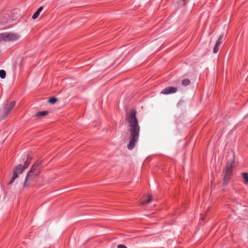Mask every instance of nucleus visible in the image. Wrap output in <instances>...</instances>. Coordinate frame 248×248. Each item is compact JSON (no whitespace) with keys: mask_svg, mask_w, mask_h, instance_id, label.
<instances>
[{"mask_svg":"<svg viewBox=\"0 0 248 248\" xmlns=\"http://www.w3.org/2000/svg\"><path fill=\"white\" fill-rule=\"evenodd\" d=\"M136 111L132 109L126 115V121L129 124V131L130 133V141L127 148L130 150L134 148L139 138L140 127L136 117Z\"/></svg>","mask_w":248,"mask_h":248,"instance_id":"1","label":"nucleus"},{"mask_svg":"<svg viewBox=\"0 0 248 248\" xmlns=\"http://www.w3.org/2000/svg\"><path fill=\"white\" fill-rule=\"evenodd\" d=\"M31 157L30 156H28L27 157L26 160L24 162V165L20 164L16 167L15 170L13 172L12 178L8 183L9 185H11L13 183L16 179L18 177V175L23 173L25 169L28 168V166L31 163Z\"/></svg>","mask_w":248,"mask_h":248,"instance_id":"2","label":"nucleus"},{"mask_svg":"<svg viewBox=\"0 0 248 248\" xmlns=\"http://www.w3.org/2000/svg\"><path fill=\"white\" fill-rule=\"evenodd\" d=\"M233 163L234 160L233 159H231L226 162L225 168L224 169L225 174L223 181L224 185H227L232 178Z\"/></svg>","mask_w":248,"mask_h":248,"instance_id":"3","label":"nucleus"},{"mask_svg":"<svg viewBox=\"0 0 248 248\" xmlns=\"http://www.w3.org/2000/svg\"><path fill=\"white\" fill-rule=\"evenodd\" d=\"M41 163V161H38L33 164L30 171L28 172L26 176L24 184L25 185L27 182L29 181L33 176H36L40 172V170L42 167Z\"/></svg>","mask_w":248,"mask_h":248,"instance_id":"4","label":"nucleus"},{"mask_svg":"<svg viewBox=\"0 0 248 248\" xmlns=\"http://www.w3.org/2000/svg\"><path fill=\"white\" fill-rule=\"evenodd\" d=\"M4 107L3 109H0V118L4 119L11 112V110L15 106V101H12L8 104L6 101L4 103Z\"/></svg>","mask_w":248,"mask_h":248,"instance_id":"5","label":"nucleus"},{"mask_svg":"<svg viewBox=\"0 0 248 248\" xmlns=\"http://www.w3.org/2000/svg\"><path fill=\"white\" fill-rule=\"evenodd\" d=\"M3 41L5 42L15 41L20 37L19 35L12 32H3Z\"/></svg>","mask_w":248,"mask_h":248,"instance_id":"6","label":"nucleus"},{"mask_svg":"<svg viewBox=\"0 0 248 248\" xmlns=\"http://www.w3.org/2000/svg\"><path fill=\"white\" fill-rule=\"evenodd\" d=\"M177 90L178 89L177 87H168L162 90L161 92V93L163 94H172L175 93Z\"/></svg>","mask_w":248,"mask_h":248,"instance_id":"7","label":"nucleus"},{"mask_svg":"<svg viewBox=\"0 0 248 248\" xmlns=\"http://www.w3.org/2000/svg\"><path fill=\"white\" fill-rule=\"evenodd\" d=\"M43 7H42V6L40 7L37 9V10L35 12V13L32 15V18L33 19H36L38 17L39 15H40V13L43 10Z\"/></svg>","mask_w":248,"mask_h":248,"instance_id":"8","label":"nucleus"},{"mask_svg":"<svg viewBox=\"0 0 248 248\" xmlns=\"http://www.w3.org/2000/svg\"><path fill=\"white\" fill-rule=\"evenodd\" d=\"M48 111H46V110L42 111H39L36 113L35 116H36V117H44V116H46L48 114Z\"/></svg>","mask_w":248,"mask_h":248,"instance_id":"9","label":"nucleus"},{"mask_svg":"<svg viewBox=\"0 0 248 248\" xmlns=\"http://www.w3.org/2000/svg\"><path fill=\"white\" fill-rule=\"evenodd\" d=\"M190 83V81L188 79H184L182 80V85L184 86H187Z\"/></svg>","mask_w":248,"mask_h":248,"instance_id":"10","label":"nucleus"},{"mask_svg":"<svg viewBox=\"0 0 248 248\" xmlns=\"http://www.w3.org/2000/svg\"><path fill=\"white\" fill-rule=\"evenodd\" d=\"M152 197L151 196H149L148 197V198L147 200H146V201H143L141 202V204L142 205H144L146 204H147V203L150 202L152 201Z\"/></svg>","mask_w":248,"mask_h":248,"instance_id":"11","label":"nucleus"},{"mask_svg":"<svg viewBox=\"0 0 248 248\" xmlns=\"http://www.w3.org/2000/svg\"><path fill=\"white\" fill-rule=\"evenodd\" d=\"M223 37V35L221 34L220 35L219 37L218 38V39H217V41L215 45L220 46L222 43L221 40Z\"/></svg>","mask_w":248,"mask_h":248,"instance_id":"12","label":"nucleus"},{"mask_svg":"<svg viewBox=\"0 0 248 248\" xmlns=\"http://www.w3.org/2000/svg\"><path fill=\"white\" fill-rule=\"evenodd\" d=\"M242 176L245 180L244 183L247 184L248 183V173L247 172H244L242 173Z\"/></svg>","mask_w":248,"mask_h":248,"instance_id":"13","label":"nucleus"},{"mask_svg":"<svg viewBox=\"0 0 248 248\" xmlns=\"http://www.w3.org/2000/svg\"><path fill=\"white\" fill-rule=\"evenodd\" d=\"M6 77V72L4 70H0V78L3 79Z\"/></svg>","mask_w":248,"mask_h":248,"instance_id":"14","label":"nucleus"},{"mask_svg":"<svg viewBox=\"0 0 248 248\" xmlns=\"http://www.w3.org/2000/svg\"><path fill=\"white\" fill-rule=\"evenodd\" d=\"M57 100V99L55 97H52L48 100V102L51 104H54Z\"/></svg>","mask_w":248,"mask_h":248,"instance_id":"15","label":"nucleus"},{"mask_svg":"<svg viewBox=\"0 0 248 248\" xmlns=\"http://www.w3.org/2000/svg\"><path fill=\"white\" fill-rule=\"evenodd\" d=\"M219 46L215 45L213 49V52L217 53L219 50Z\"/></svg>","mask_w":248,"mask_h":248,"instance_id":"16","label":"nucleus"},{"mask_svg":"<svg viewBox=\"0 0 248 248\" xmlns=\"http://www.w3.org/2000/svg\"><path fill=\"white\" fill-rule=\"evenodd\" d=\"M118 248H127L126 246L123 245V244H120L117 246Z\"/></svg>","mask_w":248,"mask_h":248,"instance_id":"17","label":"nucleus"},{"mask_svg":"<svg viewBox=\"0 0 248 248\" xmlns=\"http://www.w3.org/2000/svg\"><path fill=\"white\" fill-rule=\"evenodd\" d=\"M3 33H0V42L3 41Z\"/></svg>","mask_w":248,"mask_h":248,"instance_id":"18","label":"nucleus"}]
</instances>
